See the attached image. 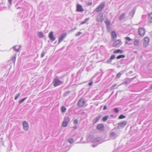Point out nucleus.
Instances as JSON below:
<instances>
[{"label":"nucleus","instance_id":"f257e3e1","mask_svg":"<svg viewBox=\"0 0 152 152\" xmlns=\"http://www.w3.org/2000/svg\"><path fill=\"white\" fill-rule=\"evenodd\" d=\"M105 6V4L104 3H101L96 9L94 11L98 12L102 10Z\"/></svg>","mask_w":152,"mask_h":152},{"label":"nucleus","instance_id":"f03ea898","mask_svg":"<svg viewBox=\"0 0 152 152\" xmlns=\"http://www.w3.org/2000/svg\"><path fill=\"white\" fill-rule=\"evenodd\" d=\"M86 104L85 100L84 98H81L77 103L78 106L80 107H83Z\"/></svg>","mask_w":152,"mask_h":152},{"label":"nucleus","instance_id":"7ed1b4c3","mask_svg":"<svg viewBox=\"0 0 152 152\" xmlns=\"http://www.w3.org/2000/svg\"><path fill=\"white\" fill-rule=\"evenodd\" d=\"M62 83V82L58 79L55 78L53 80V86L55 87L61 84Z\"/></svg>","mask_w":152,"mask_h":152},{"label":"nucleus","instance_id":"20e7f679","mask_svg":"<svg viewBox=\"0 0 152 152\" xmlns=\"http://www.w3.org/2000/svg\"><path fill=\"white\" fill-rule=\"evenodd\" d=\"M145 29L144 28H140L138 29L139 35L141 37H142L145 34Z\"/></svg>","mask_w":152,"mask_h":152},{"label":"nucleus","instance_id":"39448f33","mask_svg":"<svg viewBox=\"0 0 152 152\" xmlns=\"http://www.w3.org/2000/svg\"><path fill=\"white\" fill-rule=\"evenodd\" d=\"M23 129L25 131H27L29 129V125L28 123L26 121L23 122Z\"/></svg>","mask_w":152,"mask_h":152},{"label":"nucleus","instance_id":"423d86ee","mask_svg":"<svg viewBox=\"0 0 152 152\" xmlns=\"http://www.w3.org/2000/svg\"><path fill=\"white\" fill-rule=\"evenodd\" d=\"M66 34L65 33L62 34L59 37L58 39V44L60 43L62 41L66 36Z\"/></svg>","mask_w":152,"mask_h":152},{"label":"nucleus","instance_id":"0eeeda50","mask_svg":"<svg viewBox=\"0 0 152 152\" xmlns=\"http://www.w3.org/2000/svg\"><path fill=\"white\" fill-rule=\"evenodd\" d=\"M97 20L98 22H102L103 20V14L102 13H99L97 15Z\"/></svg>","mask_w":152,"mask_h":152},{"label":"nucleus","instance_id":"6e6552de","mask_svg":"<svg viewBox=\"0 0 152 152\" xmlns=\"http://www.w3.org/2000/svg\"><path fill=\"white\" fill-rule=\"evenodd\" d=\"M118 136V134L113 132H111L110 134V137L112 139L116 138Z\"/></svg>","mask_w":152,"mask_h":152},{"label":"nucleus","instance_id":"1a4fd4ad","mask_svg":"<svg viewBox=\"0 0 152 152\" xmlns=\"http://www.w3.org/2000/svg\"><path fill=\"white\" fill-rule=\"evenodd\" d=\"M76 11L78 12H81L83 11L84 10L82 6L81 5L78 4L77 5Z\"/></svg>","mask_w":152,"mask_h":152},{"label":"nucleus","instance_id":"9d476101","mask_svg":"<svg viewBox=\"0 0 152 152\" xmlns=\"http://www.w3.org/2000/svg\"><path fill=\"white\" fill-rule=\"evenodd\" d=\"M92 141L94 142H98V144L103 142V141L100 138H94Z\"/></svg>","mask_w":152,"mask_h":152},{"label":"nucleus","instance_id":"9b49d317","mask_svg":"<svg viewBox=\"0 0 152 152\" xmlns=\"http://www.w3.org/2000/svg\"><path fill=\"white\" fill-rule=\"evenodd\" d=\"M53 31H50L48 35L49 38L52 41L55 40L56 38L53 35Z\"/></svg>","mask_w":152,"mask_h":152},{"label":"nucleus","instance_id":"f8f14e48","mask_svg":"<svg viewBox=\"0 0 152 152\" xmlns=\"http://www.w3.org/2000/svg\"><path fill=\"white\" fill-rule=\"evenodd\" d=\"M127 124V121H124L118 123V127H121L124 126Z\"/></svg>","mask_w":152,"mask_h":152},{"label":"nucleus","instance_id":"ddd939ff","mask_svg":"<svg viewBox=\"0 0 152 152\" xmlns=\"http://www.w3.org/2000/svg\"><path fill=\"white\" fill-rule=\"evenodd\" d=\"M115 58V56L114 55H112L110 57V58L106 62L107 64H111L112 60H113Z\"/></svg>","mask_w":152,"mask_h":152},{"label":"nucleus","instance_id":"4468645a","mask_svg":"<svg viewBox=\"0 0 152 152\" xmlns=\"http://www.w3.org/2000/svg\"><path fill=\"white\" fill-rule=\"evenodd\" d=\"M102 116L101 115H99L96 117L93 120V121L94 124H95L98 122L101 118Z\"/></svg>","mask_w":152,"mask_h":152},{"label":"nucleus","instance_id":"2eb2a0df","mask_svg":"<svg viewBox=\"0 0 152 152\" xmlns=\"http://www.w3.org/2000/svg\"><path fill=\"white\" fill-rule=\"evenodd\" d=\"M144 41L145 42L144 43V47H146L148 45L149 41V39L148 38V37H145L144 38Z\"/></svg>","mask_w":152,"mask_h":152},{"label":"nucleus","instance_id":"dca6fc26","mask_svg":"<svg viewBox=\"0 0 152 152\" xmlns=\"http://www.w3.org/2000/svg\"><path fill=\"white\" fill-rule=\"evenodd\" d=\"M20 48V45H15L12 48L14 49V50L16 52H18L19 51Z\"/></svg>","mask_w":152,"mask_h":152},{"label":"nucleus","instance_id":"f3484780","mask_svg":"<svg viewBox=\"0 0 152 152\" xmlns=\"http://www.w3.org/2000/svg\"><path fill=\"white\" fill-rule=\"evenodd\" d=\"M104 125L102 124H99L97 126V128L98 129L102 131L104 129Z\"/></svg>","mask_w":152,"mask_h":152},{"label":"nucleus","instance_id":"a211bd4d","mask_svg":"<svg viewBox=\"0 0 152 152\" xmlns=\"http://www.w3.org/2000/svg\"><path fill=\"white\" fill-rule=\"evenodd\" d=\"M121 42V41L120 40H118L116 41H115L114 44H113V47H116L117 46H118V45Z\"/></svg>","mask_w":152,"mask_h":152},{"label":"nucleus","instance_id":"6ab92c4d","mask_svg":"<svg viewBox=\"0 0 152 152\" xmlns=\"http://www.w3.org/2000/svg\"><path fill=\"white\" fill-rule=\"evenodd\" d=\"M123 53V51L119 49L115 50L113 51V53L114 54H116L118 53H120L121 54Z\"/></svg>","mask_w":152,"mask_h":152},{"label":"nucleus","instance_id":"aec40b11","mask_svg":"<svg viewBox=\"0 0 152 152\" xmlns=\"http://www.w3.org/2000/svg\"><path fill=\"white\" fill-rule=\"evenodd\" d=\"M139 40L137 39H136L134 40V45L136 46H138L139 44Z\"/></svg>","mask_w":152,"mask_h":152},{"label":"nucleus","instance_id":"412c9836","mask_svg":"<svg viewBox=\"0 0 152 152\" xmlns=\"http://www.w3.org/2000/svg\"><path fill=\"white\" fill-rule=\"evenodd\" d=\"M126 14L125 13H122L119 18V19L120 20H122L123 19H124L125 18V16Z\"/></svg>","mask_w":152,"mask_h":152},{"label":"nucleus","instance_id":"4be33fe9","mask_svg":"<svg viewBox=\"0 0 152 152\" xmlns=\"http://www.w3.org/2000/svg\"><path fill=\"white\" fill-rule=\"evenodd\" d=\"M16 57V54H15L11 58V60L13 61L14 64L15 63Z\"/></svg>","mask_w":152,"mask_h":152},{"label":"nucleus","instance_id":"5701e85b","mask_svg":"<svg viewBox=\"0 0 152 152\" xmlns=\"http://www.w3.org/2000/svg\"><path fill=\"white\" fill-rule=\"evenodd\" d=\"M64 121L68 123L70 121V118L68 116H65L64 118Z\"/></svg>","mask_w":152,"mask_h":152},{"label":"nucleus","instance_id":"b1692460","mask_svg":"<svg viewBox=\"0 0 152 152\" xmlns=\"http://www.w3.org/2000/svg\"><path fill=\"white\" fill-rule=\"evenodd\" d=\"M89 20V18H86L85 19V20L82 21L81 23H80V25H82L85 23L87 21H88Z\"/></svg>","mask_w":152,"mask_h":152},{"label":"nucleus","instance_id":"393cba45","mask_svg":"<svg viewBox=\"0 0 152 152\" xmlns=\"http://www.w3.org/2000/svg\"><path fill=\"white\" fill-rule=\"evenodd\" d=\"M148 18L149 21L150 22H152V13L149 15Z\"/></svg>","mask_w":152,"mask_h":152},{"label":"nucleus","instance_id":"a878e982","mask_svg":"<svg viewBox=\"0 0 152 152\" xmlns=\"http://www.w3.org/2000/svg\"><path fill=\"white\" fill-rule=\"evenodd\" d=\"M125 57V56L124 55H120L117 57L116 58L118 59H119L121 58H124Z\"/></svg>","mask_w":152,"mask_h":152},{"label":"nucleus","instance_id":"bb28decb","mask_svg":"<svg viewBox=\"0 0 152 152\" xmlns=\"http://www.w3.org/2000/svg\"><path fill=\"white\" fill-rule=\"evenodd\" d=\"M111 35L113 38H116L117 37V34L116 32L115 31H113L112 32Z\"/></svg>","mask_w":152,"mask_h":152},{"label":"nucleus","instance_id":"cd10ccee","mask_svg":"<svg viewBox=\"0 0 152 152\" xmlns=\"http://www.w3.org/2000/svg\"><path fill=\"white\" fill-rule=\"evenodd\" d=\"M38 36L40 38L42 37L43 36V33L42 32H38Z\"/></svg>","mask_w":152,"mask_h":152},{"label":"nucleus","instance_id":"c85d7f7f","mask_svg":"<svg viewBox=\"0 0 152 152\" xmlns=\"http://www.w3.org/2000/svg\"><path fill=\"white\" fill-rule=\"evenodd\" d=\"M109 116H104L102 118V120L103 121H105L108 119Z\"/></svg>","mask_w":152,"mask_h":152},{"label":"nucleus","instance_id":"c756f323","mask_svg":"<svg viewBox=\"0 0 152 152\" xmlns=\"http://www.w3.org/2000/svg\"><path fill=\"white\" fill-rule=\"evenodd\" d=\"M68 141L71 144L74 142V140L73 139L70 138L68 140Z\"/></svg>","mask_w":152,"mask_h":152},{"label":"nucleus","instance_id":"7c9ffc66","mask_svg":"<svg viewBox=\"0 0 152 152\" xmlns=\"http://www.w3.org/2000/svg\"><path fill=\"white\" fill-rule=\"evenodd\" d=\"M68 124V123L64 121L62 123V126L64 127H66L67 126Z\"/></svg>","mask_w":152,"mask_h":152},{"label":"nucleus","instance_id":"2f4dec72","mask_svg":"<svg viewBox=\"0 0 152 152\" xmlns=\"http://www.w3.org/2000/svg\"><path fill=\"white\" fill-rule=\"evenodd\" d=\"M66 110V108L64 107L63 106L61 108V112L63 113H64L65 112Z\"/></svg>","mask_w":152,"mask_h":152},{"label":"nucleus","instance_id":"473e14b6","mask_svg":"<svg viewBox=\"0 0 152 152\" xmlns=\"http://www.w3.org/2000/svg\"><path fill=\"white\" fill-rule=\"evenodd\" d=\"M126 118V116L123 115H120L118 117V118L119 119H122Z\"/></svg>","mask_w":152,"mask_h":152},{"label":"nucleus","instance_id":"72a5a7b5","mask_svg":"<svg viewBox=\"0 0 152 152\" xmlns=\"http://www.w3.org/2000/svg\"><path fill=\"white\" fill-rule=\"evenodd\" d=\"M70 91H68L64 94V96H67L70 93Z\"/></svg>","mask_w":152,"mask_h":152},{"label":"nucleus","instance_id":"f704fd0d","mask_svg":"<svg viewBox=\"0 0 152 152\" xmlns=\"http://www.w3.org/2000/svg\"><path fill=\"white\" fill-rule=\"evenodd\" d=\"M20 93L18 94H17V95L16 96H15V100H17L18 99V97L20 96Z\"/></svg>","mask_w":152,"mask_h":152},{"label":"nucleus","instance_id":"c9c22d12","mask_svg":"<svg viewBox=\"0 0 152 152\" xmlns=\"http://www.w3.org/2000/svg\"><path fill=\"white\" fill-rule=\"evenodd\" d=\"M26 99V98H24L22 99H21V100L19 102V104H21Z\"/></svg>","mask_w":152,"mask_h":152},{"label":"nucleus","instance_id":"e433bc0d","mask_svg":"<svg viewBox=\"0 0 152 152\" xmlns=\"http://www.w3.org/2000/svg\"><path fill=\"white\" fill-rule=\"evenodd\" d=\"M82 34V33L81 32H78L75 34V36L77 37V36H80Z\"/></svg>","mask_w":152,"mask_h":152},{"label":"nucleus","instance_id":"4c0bfd02","mask_svg":"<svg viewBox=\"0 0 152 152\" xmlns=\"http://www.w3.org/2000/svg\"><path fill=\"white\" fill-rule=\"evenodd\" d=\"M73 123L75 125H76L78 124L77 121L76 119L75 120L73 121Z\"/></svg>","mask_w":152,"mask_h":152},{"label":"nucleus","instance_id":"58836bf2","mask_svg":"<svg viewBox=\"0 0 152 152\" xmlns=\"http://www.w3.org/2000/svg\"><path fill=\"white\" fill-rule=\"evenodd\" d=\"M45 52H43L41 54V57L42 58L44 57V56H45Z\"/></svg>","mask_w":152,"mask_h":152},{"label":"nucleus","instance_id":"ea45409f","mask_svg":"<svg viewBox=\"0 0 152 152\" xmlns=\"http://www.w3.org/2000/svg\"><path fill=\"white\" fill-rule=\"evenodd\" d=\"M125 39L126 40H128V41H131L132 39L130 38L129 37H125Z\"/></svg>","mask_w":152,"mask_h":152},{"label":"nucleus","instance_id":"a19ab883","mask_svg":"<svg viewBox=\"0 0 152 152\" xmlns=\"http://www.w3.org/2000/svg\"><path fill=\"white\" fill-rule=\"evenodd\" d=\"M114 112L116 113H117L118 112L119 110L117 108H115L114 109Z\"/></svg>","mask_w":152,"mask_h":152},{"label":"nucleus","instance_id":"79ce46f5","mask_svg":"<svg viewBox=\"0 0 152 152\" xmlns=\"http://www.w3.org/2000/svg\"><path fill=\"white\" fill-rule=\"evenodd\" d=\"M121 73L120 72H119L118 73L117 75V77H120V76L121 75Z\"/></svg>","mask_w":152,"mask_h":152},{"label":"nucleus","instance_id":"37998d69","mask_svg":"<svg viewBox=\"0 0 152 152\" xmlns=\"http://www.w3.org/2000/svg\"><path fill=\"white\" fill-rule=\"evenodd\" d=\"M105 23L107 26H110V23L108 21H106Z\"/></svg>","mask_w":152,"mask_h":152},{"label":"nucleus","instance_id":"c03bdc74","mask_svg":"<svg viewBox=\"0 0 152 152\" xmlns=\"http://www.w3.org/2000/svg\"><path fill=\"white\" fill-rule=\"evenodd\" d=\"M93 84V82L92 81H91L88 83V85L89 86H91Z\"/></svg>","mask_w":152,"mask_h":152},{"label":"nucleus","instance_id":"a18cd8bd","mask_svg":"<svg viewBox=\"0 0 152 152\" xmlns=\"http://www.w3.org/2000/svg\"><path fill=\"white\" fill-rule=\"evenodd\" d=\"M107 107L106 106V105H105L104 106V108H103V110H105L107 109Z\"/></svg>","mask_w":152,"mask_h":152},{"label":"nucleus","instance_id":"49530a36","mask_svg":"<svg viewBox=\"0 0 152 152\" xmlns=\"http://www.w3.org/2000/svg\"><path fill=\"white\" fill-rule=\"evenodd\" d=\"M8 0V1H9L10 4L11 5L12 0Z\"/></svg>","mask_w":152,"mask_h":152},{"label":"nucleus","instance_id":"de8ad7c7","mask_svg":"<svg viewBox=\"0 0 152 152\" xmlns=\"http://www.w3.org/2000/svg\"><path fill=\"white\" fill-rule=\"evenodd\" d=\"M97 145H92V146L93 147H96L97 146Z\"/></svg>","mask_w":152,"mask_h":152},{"label":"nucleus","instance_id":"09e8293b","mask_svg":"<svg viewBox=\"0 0 152 152\" xmlns=\"http://www.w3.org/2000/svg\"><path fill=\"white\" fill-rule=\"evenodd\" d=\"M77 127H76V126H75V127H74V129H77Z\"/></svg>","mask_w":152,"mask_h":152},{"label":"nucleus","instance_id":"8fccbe9b","mask_svg":"<svg viewBox=\"0 0 152 152\" xmlns=\"http://www.w3.org/2000/svg\"><path fill=\"white\" fill-rule=\"evenodd\" d=\"M76 28H74V30H75V29H76Z\"/></svg>","mask_w":152,"mask_h":152},{"label":"nucleus","instance_id":"3c124183","mask_svg":"<svg viewBox=\"0 0 152 152\" xmlns=\"http://www.w3.org/2000/svg\"><path fill=\"white\" fill-rule=\"evenodd\" d=\"M115 86V85H114L112 86V87H113V86Z\"/></svg>","mask_w":152,"mask_h":152}]
</instances>
